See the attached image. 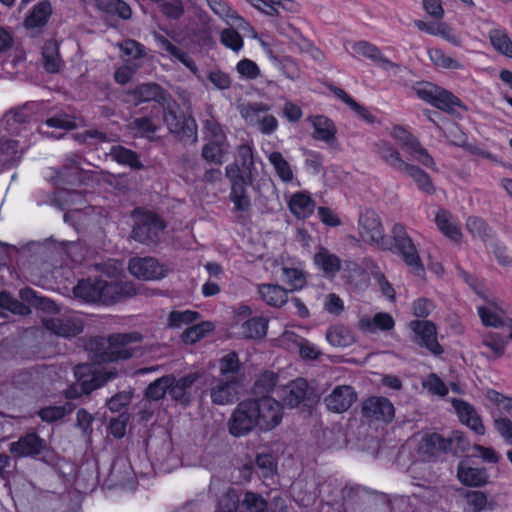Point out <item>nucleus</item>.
<instances>
[{
	"mask_svg": "<svg viewBox=\"0 0 512 512\" xmlns=\"http://www.w3.org/2000/svg\"><path fill=\"white\" fill-rule=\"evenodd\" d=\"M45 448V441L36 433H28L18 441L10 444L11 453L19 456H34L40 454Z\"/></svg>",
	"mask_w": 512,
	"mask_h": 512,
	"instance_id": "24",
	"label": "nucleus"
},
{
	"mask_svg": "<svg viewBox=\"0 0 512 512\" xmlns=\"http://www.w3.org/2000/svg\"><path fill=\"white\" fill-rule=\"evenodd\" d=\"M283 281L286 282L291 289H302L306 284V273L301 267H282Z\"/></svg>",
	"mask_w": 512,
	"mask_h": 512,
	"instance_id": "51",
	"label": "nucleus"
},
{
	"mask_svg": "<svg viewBox=\"0 0 512 512\" xmlns=\"http://www.w3.org/2000/svg\"><path fill=\"white\" fill-rule=\"evenodd\" d=\"M219 371L224 384H240L243 380V366L236 352H229L220 358Z\"/></svg>",
	"mask_w": 512,
	"mask_h": 512,
	"instance_id": "23",
	"label": "nucleus"
},
{
	"mask_svg": "<svg viewBox=\"0 0 512 512\" xmlns=\"http://www.w3.org/2000/svg\"><path fill=\"white\" fill-rule=\"evenodd\" d=\"M200 318L197 311L192 310H173L167 317V326L171 329H180L183 326L190 325Z\"/></svg>",
	"mask_w": 512,
	"mask_h": 512,
	"instance_id": "47",
	"label": "nucleus"
},
{
	"mask_svg": "<svg viewBox=\"0 0 512 512\" xmlns=\"http://www.w3.org/2000/svg\"><path fill=\"white\" fill-rule=\"evenodd\" d=\"M391 136L397 140L413 160L433 169L435 162L428 151L420 144L419 140L402 126H394Z\"/></svg>",
	"mask_w": 512,
	"mask_h": 512,
	"instance_id": "10",
	"label": "nucleus"
},
{
	"mask_svg": "<svg viewBox=\"0 0 512 512\" xmlns=\"http://www.w3.org/2000/svg\"><path fill=\"white\" fill-rule=\"evenodd\" d=\"M445 444V452H451L455 455L466 452L470 447L467 437L458 431L445 438Z\"/></svg>",
	"mask_w": 512,
	"mask_h": 512,
	"instance_id": "57",
	"label": "nucleus"
},
{
	"mask_svg": "<svg viewBox=\"0 0 512 512\" xmlns=\"http://www.w3.org/2000/svg\"><path fill=\"white\" fill-rule=\"evenodd\" d=\"M59 201L63 202L65 208L69 210H82L86 206V200L82 193L71 190H60L57 194Z\"/></svg>",
	"mask_w": 512,
	"mask_h": 512,
	"instance_id": "54",
	"label": "nucleus"
},
{
	"mask_svg": "<svg viewBox=\"0 0 512 512\" xmlns=\"http://www.w3.org/2000/svg\"><path fill=\"white\" fill-rule=\"evenodd\" d=\"M133 217L132 238L142 244H156L165 228L163 220L155 213L140 209L134 210Z\"/></svg>",
	"mask_w": 512,
	"mask_h": 512,
	"instance_id": "4",
	"label": "nucleus"
},
{
	"mask_svg": "<svg viewBox=\"0 0 512 512\" xmlns=\"http://www.w3.org/2000/svg\"><path fill=\"white\" fill-rule=\"evenodd\" d=\"M52 13L49 1H41L36 4L25 19L27 28H40L46 25Z\"/></svg>",
	"mask_w": 512,
	"mask_h": 512,
	"instance_id": "37",
	"label": "nucleus"
},
{
	"mask_svg": "<svg viewBox=\"0 0 512 512\" xmlns=\"http://www.w3.org/2000/svg\"><path fill=\"white\" fill-rule=\"evenodd\" d=\"M210 396L213 403L217 405L233 404L240 397L237 386H213Z\"/></svg>",
	"mask_w": 512,
	"mask_h": 512,
	"instance_id": "46",
	"label": "nucleus"
},
{
	"mask_svg": "<svg viewBox=\"0 0 512 512\" xmlns=\"http://www.w3.org/2000/svg\"><path fill=\"white\" fill-rule=\"evenodd\" d=\"M38 103H27L11 109L0 119V170L16 165L25 151L36 141L35 131L41 135L60 138L62 134L49 133L47 128L72 130L76 128L75 118L66 113H58L37 125L33 116Z\"/></svg>",
	"mask_w": 512,
	"mask_h": 512,
	"instance_id": "1",
	"label": "nucleus"
},
{
	"mask_svg": "<svg viewBox=\"0 0 512 512\" xmlns=\"http://www.w3.org/2000/svg\"><path fill=\"white\" fill-rule=\"evenodd\" d=\"M213 330L214 324L212 322L202 321L201 323L187 328L182 334V340L187 344H193Z\"/></svg>",
	"mask_w": 512,
	"mask_h": 512,
	"instance_id": "52",
	"label": "nucleus"
},
{
	"mask_svg": "<svg viewBox=\"0 0 512 512\" xmlns=\"http://www.w3.org/2000/svg\"><path fill=\"white\" fill-rule=\"evenodd\" d=\"M432 106L447 113H455L457 108L466 109L462 101L450 91L439 87Z\"/></svg>",
	"mask_w": 512,
	"mask_h": 512,
	"instance_id": "39",
	"label": "nucleus"
},
{
	"mask_svg": "<svg viewBox=\"0 0 512 512\" xmlns=\"http://www.w3.org/2000/svg\"><path fill=\"white\" fill-rule=\"evenodd\" d=\"M242 506L246 512H267L266 500L259 494L246 492L242 500Z\"/></svg>",
	"mask_w": 512,
	"mask_h": 512,
	"instance_id": "62",
	"label": "nucleus"
},
{
	"mask_svg": "<svg viewBox=\"0 0 512 512\" xmlns=\"http://www.w3.org/2000/svg\"><path fill=\"white\" fill-rule=\"evenodd\" d=\"M254 427H258V422L250 400L239 403L229 421L230 433L240 437L248 434Z\"/></svg>",
	"mask_w": 512,
	"mask_h": 512,
	"instance_id": "12",
	"label": "nucleus"
},
{
	"mask_svg": "<svg viewBox=\"0 0 512 512\" xmlns=\"http://www.w3.org/2000/svg\"><path fill=\"white\" fill-rule=\"evenodd\" d=\"M326 339L334 347H347L352 343V335L342 326L329 328Z\"/></svg>",
	"mask_w": 512,
	"mask_h": 512,
	"instance_id": "56",
	"label": "nucleus"
},
{
	"mask_svg": "<svg viewBox=\"0 0 512 512\" xmlns=\"http://www.w3.org/2000/svg\"><path fill=\"white\" fill-rule=\"evenodd\" d=\"M489 39L496 51L508 58H512V41L504 30H491L489 32Z\"/></svg>",
	"mask_w": 512,
	"mask_h": 512,
	"instance_id": "49",
	"label": "nucleus"
},
{
	"mask_svg": "<svg viewBox=\"0 0 512 512\" xmlns=\"http://www.w3.org/2000/svg\"><path fill=\"white\" fill-rule=\"evenodd\" d=\"M268 161L273 166L276 175L286 184L292 183L294 180V172L289 162L279 151H272L267 154Z\"/></svg>",
	"mask_w": 512,
	"mask_h": 512,
	"instance_id": "36",
	"label": "nucleus"
},
{
	"mask_svg": "<svg viewBox=\"0 0 512 512\" xmlns=\"http://www.w3.org/2000/svg\"><path fill=\"white\" fill-rule=\"evenodd\" d=\"M391 233L394 240L395 252L401 256L407 266L417 272H423L424 266L421 262L418 250L405 227L400 223H396L392 227Z\"/></svg>",
	"mask_w": 512,
	"mask_h": 512,
	"instance_id": "6",
	"label": "nucleus"
},
{
	"mask_svg": "<svg viewBox=\"0 0 512 512\" xmlns=\"http://www.w3.org/2000/svg\"><path fill=\"white\" fill-rule=\"evenodd\" d=\"M352 50L354 52V56L366 57L382 69L388 70L395 66L392 61H390L381 53L377 46L367 41H359L353 43Z\"/></svg>",
	"mask_w": 512,
	"mask_h": 512,
	"instance_id": "25",
	"label": "nucleus"
},
{
	"mask_svg": "<svg viewBox=\"0 0 512 512\" xmlns=\"http://www.w3.org/2000/svg\"><path fill=\"white\" fill-rule=\"evenodd\" d=\"M131 128L138 135L150 138L156 132L158 125L150 117H139L131 122Z\"/></svg>",
	"mask_w": 512,
	"mask_h": 512,
	"instance_id": "63",
	"label": "nucleus"
},
{
	"mask_svg": "<svg viewBox=\"0 0 512 512\" xmlns=\"http://www.w3.org/2000/svg\"><path fill=\"white\" fill-rule=\"evenodd\" d=\"M357 400L353 386H336L325 398L326 407L333 412L342 413L348 410Z\"/></svg>",
	"mask_w": 512,
	"mask_h": 512,
	"instance_id": "18",
	"label": "nucleus"
},
{
	"mask_svg": "<svg viewBox=\"0 0 512 512\" xmlns=\"http://www.w3.org/2000/svg\"><path fill=\"white\" fill-rule=\"evenodd\" d=\"M409 328L414 333V341L429 350L434 355H440L443 352L442 346L437 340L436 326L425 320H413L409 323Z\"/></svg>",
	"mask_w": 512,
	"mask_h": 512,
	"instance_id": "14",
	"label": "nucleus"
},
{
	"mask_svg": "<svg viewBox=\"0 0 512 512\" xmlns=\"http://www.w3.org/2000/svg\"><path fill=\"white\" fill-rule=\"evenodd\" d=\"M401 173L411 177L421 191L427 194H433L435 192V187L430 176L418 166L407 163Z\"/></svg>",
	"mask_w": 512,
	"mask_h": 512,
	"instance_id": "42",
	"label": "nucleus"
},
{
	"mask_svg": "<svg viewBox=\"0 0 512 512\" xmlns=\"http://www.w3.org/2000/svg\"><path fill=\"white\" fill-rule=\"evenodd\" d=\"M251 183L243 185L234 184L230 189L229 200L233 203L235 212L247 213L251 209V199L248 194V186Z\"/></svg>",
	"mask_w": 512,
	"mask_h": 512,
	"instance_id": "38",
	"label": "nucleus"
},
{
	"mask_svg": "<svg viewBox=\"0 0 512 512\" xmlns=\"http://www.w3.org/2000/svg\"><path fill=\"white\" fill-rule=\"evenodd\" d=\"M391 233L394 240L395 252L401 256L407 266L417 272H423L424 266L421 262L418 250L405 227L400 223H396L392 227Z\"/></svg>",
	"mask_w": 512,
	"mask_h": 512,
	"instance_id": "5",
	"label": "nucleus"
},
{
	"mask_svg": "<svg viewBox=\"0 0 512 512\" xmlns=\"http://www.w3.org/2000/svg\"><path fill=\"white\" fill-rule=\"evenodd\" d=\"M375 147L379 157L394 170L402 172V169L406 167L407 162L402 159L400 152L390 142L379 141Z\"/></svg>",
	"mask_w": 512,
	"mask_h": 512,
	"instance_id": "32",
	"label": "nucleus"
},
{
	"mask_svg": "<svg viewBox=\"0 0 512 512\" xmlns=\"http://www.w3.org/2000/svg\"><path fill=\"white\" fill-rule=\"evenodd\" d=\"M163 112V121L171 133L182 137H191L195 142L197 140L196 124L193 119H186L183 115L176 112L177 103L168 98L167 103L161 105Z\"/></svg>",
	"mask_w": 512,
	"mask_h": 512,
	"instance_id": "9",
	"label": "nucleus"
},
{
	"mask_svg": "<svg viewBox=\"0 0 512 512\" xmlns=\"http://www.w3.org/2000/svg\"><path fill=\"white\" fill-rule=\"evenodd\" d=\"M100 292V279L90 280L83 279L78 282L74 287V296L85 302L99 303L101 296Z\"/></svg>",
	"mask_w": 512,
	"mask_h": 512,
	"instance_id": "35",
	"label": "nucleus"
},
{
	"mask_svg": "<svg viewBox=\"0 0 512 512\" xmlns=\"http://www.w3.org/2000/svg\"><path fill=\"white\" fill-rule=\"evenodd\" d=\"M452 405L462 424L469 427L477 435L485 434L486 429L482 419L472 405L458 399H453Z\"/></svg>",
	"mask_w": 512,
	"mask_h": 512,
	"instance_id": "20",
	"label": "nucleus"
},
{
	"mask_svg": "<svg viewBox=\"0 0 512 512\" xmlns=\"http://www.w3.org/2000/svg\"><path fill=\"white\" fill-rule=\"evenodd\" d=\"M464 499L467 512L492 511L495 507V502L489 500L487 494L480 490L467 491L464 494Z\"/></svg>",
	"mask_w": 512,
	"mask_h": 512,
	"instance_id": "33",
	"label": "nucleus"
},
{
	"mask_svg": "<svg viewBox=\"0 0 512 512\" xmlns=\"http://www.w3.org/2000/svg\"><path fill=\"white\" fill-rule=\"evenodd\" d=\"M313 262L318 269L329 277H333L341 269L340 258L324 247H320L315 253Z\"/></svg>",
	"mask_w": 512,
	"mask_h": 512,
	"instance_id": "30",
	"label": "nucleus"
},
{
	"mask_svg": "<svg viewBox=\"0 0 512 512\" xmlns=\"http://www.w3.org/2000/svg\"><path fill=\"white\" fill-rule=\"evenodd\" d=\"M478 295L485 301L484 305L478 306V315L485 326L501 327L506 324L504 303L493 295L485 292H478Z\"/></svg>",
	"mask_w": 512,
	"mask_h": 512,
	"instance_id": "13",
	"label": "nucleus"
},
{
	"mask_svg": "<svg viewBox=\"0 0 512 512\" xmlns=\"http://www.w3.org/2000/svg\"><path fill=\"white\" fill-rule=\"evenodd\" d=\"M457 477L463 485L470 487L483 486L488 480L485 470L471 467L466 461H461L459 463Z\"/></svg>",
	"mask_w": 512,
	"mask_h": 512,
	"instance_id": "28",
	"label": "nucleus"
},
{
	"mask_svg": "<svg viewBox=\"0 0 512 512\" xmlns=\"http://www.w3.org/2000/svg\"><path fill=\"white\" fill-rule=\"evenodd\" d=\"M358 230L361 239L365 243L374 244L381 249H391L384 235V229L378 214L373 210H365L360 213Z\"/></svg>",
	"mask_w": 512,
	"mask_h": 512,
	"instance_id": "7",
	"label": "nucleus"
},
{
	"mask_svg": "<svg viewBox=\"0 0 512 512\" xmlns=\"http://www.w3.org/2000/svg\"><path fill=\"white\" fill-rule=\"evenodd\" d=\"M220 41L225 47L235 52L240 51L244 44L241 35L233 28L224 29L221 32Z\"/></svg>",
	"mask_w": 512,
	"mask_h": 512,
	"instance_id": "64",
	"label": "nucleus"
},
{
	"mask_svg": "<svg viewBox=\"0 0 512 512\" xmlns=\"http://www.w3.org/2000/svg\"><path fill=\"white\" fill-rule=\"evenodd\" d=\"M314 128L313 138L327 144H333L336 140L337 129L335 124L329 118L318 115L312 118Z\"/></svg>",
	"mask_w": 512,
	"mask_h": 512,
	"instance_id": "31",
	"label": "nucleus"
},
{
	"mask_svg": "<svg viewBox=\"0 0 512 512\" xmlns=\"http://www.w3.org/2000/svg\"><path fill=\"white\" fill-rule=\"evenodd\" d=\"M275 388L276 386H272ZM279 391L276 394L282 397L283 404L272 396H263L259 399L250 400L254 414L258 422V428L262 431H269L277 427L283 418V405L293 408L304 403L310 406L315 402L312 397V386H277ZM273 392L275 390L273 389Z\"/></svg>",
	"mask_w": 512,
	"mask_h": 512,
	"instance_id": "3",
	"label": "nucleus"
},
{
	"mask_svg": "<svg viewBox=\"0 0 512 512\" xmlns=\"http://www.w3.org/2000/svg\"><path fill=\"white\" fill-rule=\"evenodd\" d=\"M42 58L44 68L49 73H57L62 61L59 57L58 45L54 41H48L43 46Z\"/></svg>",
	"mask_w": 512,
	"mask_h": 512,
	"instance_id": "45",
	"label": "nucleus"
},
{
	"mask_svg": "<svg viewBox=\"0 0 512 512\" xmlns=\"http://www.w3.org/2000/svg\"><path fill=\"white\" fill-rule=\"evenodd\" d=\"M227 150V141L209 140L202 148V157L207 162L222 164Z\"/></svg>",
	"mask_w": 512,
	"mask_h": 512,
	"instance_id": "41",
	"label": "nucleus"
},
{
	"mask_svg": "<svg viewBox=\"0 0 512 512\" xmlns=\"http://www.w3.org/2000/svg\"><path fill=\"white\" fill-rule=\"evenodd\" d=\"M110 155L112 159L119 164L127 165L135 169L142 168V163L139 160L138 154L128 148L123 146H113L110 150Z\"/></svg>",
	"mask_w": 512,
	"mask_h": 512,
	"instance_id": "48",
	"label": "nucleus"
},
{
	"mask_svg": "<svg viewBox=\"0 0 512 512\" xmlns=\"http://www.w3.org/2000/svg\"><path fill=\"white\" fill-rule=\"evenodd\" d=\"M133 288L128 282H108L100 279L99 303L108 305L118 302L133 294Z\"/></svg>",
	"mask_w": 512,
	"mask_h": 512,
	"instance_id": "22",
	"label": "nucleus"
},
{
	"mask_svg": "<svg viewBox=\"0 0 512 512\" xmlns=\"http://www.w3.org/2000/svg\"><path fill=\"white\" fill-rule=\"evenodd\" d=\"M394 413L393 404L385 397L372 396L362 404V415L369 421L390 422Z\"/></svg>",
	"mask_w": 512,
	"mask_h": 512,
	"instance_id": "15",
	"label": "nucleus"
},
{
	"mask_svg": "<svg viewBox=\"0 0 512 512\" xmlns=\"http://www.w3.org/2000/svg\"><path fill=\"white\" fill-rule=\"evenodd\" d=\"M74 410V406L67 403L63 406H48L39 410V417L47 423H52L62 419L65 415L70 414Z\"/></svg>",
	"mask_w": 512,
	"mask_h": 512,
	"instance_id": "55",
	"label": "nucleus"
},
{
	"mask_svg": "<svg viewBox=\"0 0 512 512\" xmlns=\"http://www.w3.org/2000/svg\"><path fill=\"white\" fill-rule=\"evenodd\" d=\"M315 206L314 200L306 191L296 192L288 200V207L291 213L298 219H305L311 216Z\"/></svg>",
	"mask_w": 512,
	"mask_h": 512,
	"instance_id": "27",
	"label": "nucleus"
},
{
	"mask_svg": "<svg viewBox=\"0 0 512 512\" xmlns=\"http://www.w3.org/2000/svg\"><path fill=\"white\" fill-rule=\"evenodd\" d=\"M445 438L437 433L426 434L419 444V453L427 458L445 452Z\"/></svg>",
	"mask_w": 512,
	"mask_h": 512,
	"instance_id": "40",
	"label": "nucleus"
},
{
	"mask_svg": "<svg viewBox=\"0 0 512 512\" xmlns=\"http://www.w3.org/2000/svg\"><path fill=\"white\" fill-rule=\"evenodd\" d=\"M484 404L488 409H494L500 414L507 413L512 415V398L496 390L489 389L487 391Z\"/></svg>",
	"mask_w": 512,
	"mask_h": 512,
	"instance_id": "43",
	"label": "nucleus"
},
{
	"mask_svg": "<svg viewBox=\"0 0 512 512\" xmlns=\"http://www.w3.org/2000/svg\"><path fill=\"white\" fill-rule=\"evenodd\" d=\"M466 229L474 239L486 242L489 237V228L485 221L476 216L468 217Z\"/></svg>",
	"mask_w": 512,
	"mask_h": 512,
	"instance_id": "58",
	"label": "nucleus"
},
{
	"mask_svg": "<svg viewBox=\"0 0 512 512\" xmlns=\"http://www.w3.org/2000/svg\"><path fill=\"white\" fill-rule=\"evenodd\" d=\"M210 9L228 25L244 32H254L252 26L223 0H207Z\"/></svg>",
	"mask_w": 512,
	"mask_h": 512,
	"instance_id": "17",
	"label": "nucleus"
},
{
	"mask_svg": "<svg viewBox=\"0 0 512 512\" xmlns=\"http://www.w3.org/2000/svg\"><path fill=\"white\" fill-rule=\"evenodd\" d=\"M482 345L487 348L488 357L498 358L505 352L506 340L498 334L491 333L483 337Z\"/></svg>",
	"mask_w": 512,
	"mask_h": 512,
	"instance_id": "53",
	"label": "nucleus"
},
{
	"mask_svg": "<svg viewBox=\"0 0 512 512\" xmlns=\"http://www.w3.org/2000/svg\"><path fill=\"white\" fill-rule=\"evenodd\" d=\"M0 308L17 315H27L30 313V309L27 305L13 298L7 292L0 293Z\"/></svg>",
	"mask_w": 512,
	"mask_h": 512,
	"instance_id": "59",
	"label": "nucleus"
},
{
	"mask_svg": "<svg viewBox=\"0 0 512 512\" xmlns=\"http://www.w3.org/2000/svg\"><path fill=\"white\" fill-rule=\"evenodd\" d=\"M235 327L241 338L261 339L267 334L268 320L262 316L250 317Z\"/></svg>",
	"mask_w": 512,
	"mask_h": 512,
	"instance_id": "26",
	"label": "nucleus"
},
{
	"mask_svg": "<svg viewBox=\"0 0 512 512\" xmlns=\"http://www.w3.org/2000/svg\"><path fill=\"white\" fill-rule=\"evenodd\" d=\"M427 53L432 63L437 67L450 70H460L463 68V64L460 61L446 55L439 48H429Z\"/></svg>",
	"mask_w": 512,
	"mask_h": 512,
	"instance_id": "50",
	"label": "nucleus"
},
{
	"mask_svg": "<svg viewBox=\"0 0 512 512\" xmlns=\"http://www.w3.org/2000/svg\"><path fill=\"white\" fill-rule=\"evenodd\" d=\"M95 6L100 11L129 19L132 15L130 6L122 0H95Z\"/></svg>",
	"mask_w": 512,
	"mask_h": 512,
	"instance_id": "44",
	"label": "nucleus"
},
{
	"mask_svg": "<svg viewBox=\"0 0 512 512\" xmlns=\"http://www.w3.org/2000/svg\"><path fill=\"white\" fill-rule=\"evenodd\" d=\"M133 96L139 102L154 101L160 106L167 103L170 95L162 89L161 86L155 83H145L136 87L133 91Z\"/></svg>",
	"mask_w": 512,
	"mask_h": 512,
	"instance_id": "29",
	"label": "nucleus"
},
{
	"mask_svg": "<svg viewBox=\"0 0 512 512\" xmlns=\"http://www.w3.org/2000/svg\"><path fill=\"white\" fill-rule=\"evenodd\" d=\"M42 323L51 333L65 338L79 335L84 327L82 319L75 314L47 316Z\"/></svg>",
	"mask_w": 512,
	"mask_h": 512,
	"instance_id": "11",
	"label": "nucleus"
},
{
	"mask_svg": "<svg viewBox=\"0 0 512 512\" xmlns=\"http://www.w3.org/2000/svg\"><path fill=\"white\" fill-rule=\"evenodd\" d=\"M270 107L262 102L249 103L242 107L241 116L245 122L262 134L270 135L278 127L277 119L269 114Z\"/></svg>",
	"mask_w": 512,
	"mask_h": 512,
	"instance_id": "8",
	"label": "nucleus"
},
{
	"mask_svg": "<svg viewBox=\"0 0 512 512\" xmlns=\"http://www.w3.org/2000/svg\"><path fill=\"white\" fill-rule=\"evenodd\" d=\"M128 268L133 276L143 280H158L167 274V270L152 257L132 258Z\"/></svg>",
	"mask_w": 512,
	"mask_h": 512,
	"instance_id": "16",
	"label": "nucleus"
},
{
	"mask_svg": "<svg viewBox=\"0 0 512 512\" xmlns=\"http://www.w3.org/2000/svg\"><path fill=\"white\" fill-rule=\"evenodd\" d=\"M141 339L140 333L129 332L111 334L106 340H96V357L103 363L77 365L74 368L76 384H105L115 380L121 372L115 363L131 358L136 349L130 344L140 342Z\"/></svg>",
	"mask_w": 512,
	"mask_h": 512,
	"instance_id": "2",
	"label": "nucleus"
},
{
	"mask_svg": "<svg viewBox=\"0 0 512 512\" xmlns=\"http://www.w3.org/2000/svg\"><path fill=\"white\" fill-rule=\"evenodd\" d=\"M491 414L494 418V428L499 433V435L505 440L506 443L512 444V421L508 418L497 416L500 414L496 412L494 409H490Z\"/></svg>",
	"mask_w": 512,
	"mask_h": 512,
	"instance_id": "61",
	"label": "nucleus"
},
{
	"mask_svg": "<svg viewBox=\"0 0 512 512\" xmlns=\"http://www.w3.org/2000/svg\"><path fill=\"white\" fill-rule=\"evenodd\" d=\"M434 222L437 229L449 240L456 244L462 242L463 233L456 220V217L446 209H438L435 213Z\"/></svg>",
	"mask_w": 512,
	"mask_h": 512,
	"instance_id": "19",
	"label": "nucleus"
},
{
	"mask_svg": "<svg viewBox=\"0 0 512 512\" xmlns=\"http://www.w3.org/2000/svg\"><path fill=\"white\" fill-rule=\"evenodd\" d=\"M117 46L125 56H128L133 60L137 61L146 56L145 46L135 40L127 39L118 43Z\"/></svg>",
	"mask_w": 512,
	"mask_h": 512,
	"instance_id": "60",
	"label": "nucleus"
},
{
	"mask_svg": "<svg viewBox=\"0 0 512 512\" xmlns=\"http://www.w3.org/2000/svg\"><path fill=\"white\" fill-rule=\"evenodd\" d=\"M258 293L269 306L281 307L287 302V291L277 284H261Z\"/></svg>",
	"mask_w": 512,
	"mask_h": 512,
	"instance_id": "34",
	"label": "nucleus"
},
{
	"mask_svg": "<svg viewBox=\"0 0 512 512\" xmlns=\"http://www.w3.org/2000/svg\"><path fill=\"white\" fill-rule=\"evenodd\" d=\"M357 326L364 333L374 334L392 330L395 326V321L389 313L379 312L374 315H361Z\"/></svg>",
	"mask_w": 512,
	"mask_h": 512,
	"instance_id": "21",
	"label": "nucleus"
}]
</instances>
